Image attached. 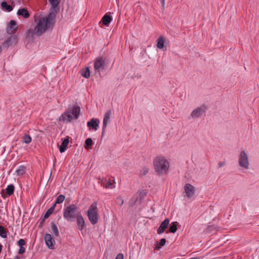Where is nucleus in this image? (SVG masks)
I'll list each match as a JSON object with an SVG mask.
<instances>
[{
	"instance_id": "obj_34",
	"label": "nucleus",
	"mask_w": 259,
	"mask_h": 259,
	"mask_svg": "<svg viewBox=\"0 0 259 259\" xmlns=\"http://www.w3.org/2000/svg\"><path fill=\"white\" fill-rule=\"evenodd\" d=\"M65 200V196L63 195H60L57 198L55 205L62 203Z\"/></svg>"
},
{
	"instance_id": "obj_43",
	"label": "nucleus",
	"mask_w": 259,
	"mask_h": 259,
	"mask_svg": "<svg viewBox=\"0 0 259 259\" xmlns=\"http://www.w3.org/2000/svg\"><path fill=\"white\" fill-rule=\"evenodd\" d=\"M162 4V5L164 6L165 4V0H160Z\"/></svg>"
},
{
	"instance_id": "obj_7",
	"label": "nucleus",
	"mask_w": 259,
	"mask_h": 259,
	"mask_svg": "<svg viewBox=\"0 0 259 259\" xmlns=\"http://www.w3.org/2000/svg\"><path fill=\"white\" fill-rule=\"evenodd\" d=\"M18 42V36L17 35H13L11 36L9 38L6 39L3 44V46L5 48H9L10 47L15 46Z\"/></svg>"
},
{
	"instance_id": "obj_40",
	"label": "nucleus",
	"mask_w": 259,
	"mask_h": 259,
	"mask_svg": "<svg viewBox=\"0 0 259 259\" xmlns=\"http://www.w3.org/2000/svg\"><path fill=\"white\" fill-rule=\"evenodd\" d=\"M25 252V248L24 246L20 247L18 253L20 254H23Z\"/></svg>"
},
{
	"instance_id": "obj_12",
	"label": "nucleus",
	"mask_w": 259,
	"mask_h": 259,
	"mask_svg": "<svg viewBox=\"0 0 259 259\" xmlns=\"http://www.w3.org/2000/svg\"><path fill=\"white\" fill-rule=\"evenodd\" d=\"M184 189L187 196L191 198L194 194L195 189L194 187L190 184L187 183L184 187Z\"/></svg>"
},
{
	"instance_id": "obj_22",
	"label": "nucleus",
	"mask_w": 259,
	"mask_h": 259,
	"mask_svg": "<svg viewBox=\"0 0 259 259\" xmlns=\"http://www.w3.org/2000/svg\"><path fill=\"white\" fill-rule=\"evenodd\" d=\"M164 38L163 36H160L157 40V46L158 48L160 49H163L164 47Z\"/></svg>"
},
{
	"instance_id": "obj_20",
	"label": "nucleus",
	"mask_w": 259,
	"mask_h": 259,
	"mask_svg": "<svg viewBox=\"0 0 259 259\" xmlns=\"http://www.w3.org/2000/svg\"><path fill=\"white\" fill-rule=\"evenodd\" d=\"M69 140L68 138L65 139L62 142L61 145L59 147V151L61 153L65 152L66 148L69 144Z\"/></svg>"
},
{
	"instance_id": "obj_35",
	"label": "nucleus",
	"mask_w": 259,
	"mask_h": 259,
	"mask_svg": "<svg viewBox=\"0 0 259 259\" xmlns=\"http://www.w3.org/2000/svg\"><path fill=\"white\" fill-rule=\"evenodd\" d=\"M93 144L92 140L91 138H88L85 140L84 147L85 149H88L89 147L91 146Z\"/></svg>"
},
{
	"instance_id": "obj_3",
	"label": "nucleus",
	"mask_w": 259,
	"mask_h": 259,
	"mask_svg": "<svg viewBox=\"0 0 259 259\" xmlns=\"http://www.w3.org/2000/svg\"><path fill=\"white\" fill-rule=\"evenodd\" d=\"M80 109L78 106L74 105L69 107L67 110L59 117V120L63 122H70L77 119L80 115Z\"/></svg>"
},
{
	"instance_id": "obj_37",
	"label": "nucleus",
	"mask_w": 259,
	"mask_h": 259,
	"mask_svg": "<svg viewBox=\"0 0 259 259\" xmlns=\"http://www.w3.org/2000/svg\"><path fill=\"white\" fill-rule=\"evenodd\" d=\"M18 244L20 247L23 246L25 244V241L23 239H20L18 242Z\"/></svg>"
},
{
	"instance_id": "obj_31",
	"label": "nucleus",
	"mask_w": 259,
	"mask_h": 259,
	"mask_svg": "<svg viewBox=\"0 0 259 259\" xmlns=\"http://www.w3.org/2000/svg\"><path fill=\"white\" fill-rule=\"evenodd\" d=\"M32 139L30 136L25 135L23 137V142L26 144H29L31 142Z\"/></svg>"
},
{
	"instance_id": "obj_2",
	"label": "nucleus",
	"mask_w": 259,
	"mask_h": 259,
	"mask_svg": "<svg viewBox=\"0 0 259 259\" xmlns=\"http://www.w3.org/2000/svg\"><path fill=\"white\" fill-rule=\"evenodd\" d=\"M155 171L158 175L166 174L169 168L167 160L162 156H156L153 160Z\"/></svg>"
},
{
	"instance_id": "obj_10",
	"label": "nucleus",
	"mask_w": 259,
	"mask_h": 259,
	"mask_svg": "<svg viewBox=\"0 0 259 259\" xmlns=\"http://www.w3.org/2000/svg\"><path fill=\"white\" fill-rule=\"evenodd\" d=\"M44 239L47 246L50 249L55 248V241L50 234H46L45 235Z\"/></svg>"
},
{
	"instance_id": "obj_14",
	"label": "nucleus",
	"mask_w": 259,
	"mask_h": 259,
	"mask_svg": "<svg viewBox=\"0 0 259 259\" xmlns=\"http://www.w3.org/2000/svg\"><path fill=\"white\" fill-rule=\"evenodd\" d=\"M51 5V9L50 13H54L56 15L59 8L58 5L60 2V0H49Z\"/></svg>"
},
{
	"instance_id": "obj_39",
	"label": "nucleus",
	"mask_w": 259,
	"mask_h": 259,
	"mask_svg": "<svg viewBox=\"0 0 259 259\" xmlns=\"http://www.w3.org/2000/svg\"><path fill=\"white\" fill-rule=\"evenodd\" d=\"M116 203L120 205H121L123 203V200L121 197H118L116 200Z\"/></svg>"
},
{
	"instance_id": "obj_32",
	"label": "nucleus",
	"mask_w": 259,
	"mask_h": 259,
	"mask_svg": "<svg viewBox=\"0 0 259 259\" xmlns=\"http://www.w3.org/2000/svg\"><path fill=\"white\" fill-rule=\"evenodd\" d=\"M0 236L3 238H5L7 236V232L2 226H0Z\"/></svg>"
},
{
	"instance_id": "obj_33",
	"label": "nucleus",
	"mask_w": 259,
	"mask_h": 259,
	"mask_svg": "<svg viewBox=\"0 0 259 259\" xmlns=\"http://www.w3.org/2000/svg\"><path fill=\"white\" fill-rule=\"evenodd\" d=\"M177 230V225L175 222L172 223L171 225L169 228V232L172 233H175Z\"/></svg>"
},
{
	"instance_id": "obj_21",
	"label": "nucleus",
	"mask_w": 259,
	"mask_h": 259,
	"mask_svg": "<svg viewBox=\"0 0 259 259\" xmlns=\"http://www.w3.org/2000/svg\"><path fill=\"white\" fill-rule=\"evenodd\" d=\"M1 8L4 11L8 12H11L13 10V7L11 5H8L6 2H3L1 3Z\"/></svg>"
},
{
	"instance_id": "obj_24",
	"label": "nucleus",
	"mask_w": 259,
	"mask_h": 259,
	"mask_svg": "<svg viewBox=\"0 0 259 259\" xmlns=\"http://www.w3.org/2000/svg\"><path fill=\"white\" fill-rule=\"evenodd\" d=\"M6 193L9 195H11L14 191V186L13 185H9L6 189Z\"/></svg>"
},
{
	"instance_id": "obj_4",
	"label": "nucleus",
	"mask_w": 259,
	"mask_h": 259,
	"mask_svg": "<svg viewBox=\"0 0 259 259\" xmlns=\"http://www.w3.org/2000/svg\"><path fill=\"white\" fill-rule=\"evenodd\" d=\"M87 216L92 225H96L98 223L99 214L97 207V203H93L89 207L87 211Z\"/></svg>"
},
{
	"instance_id": "obj_15",
	"label": "nucleus",
	"mask_w": 259,
	"mask_h": 259,
	"mask_svg": "<svg viewBox=\"0 0 259 259\" xmlns=\"http://www.w3.org/2000/svg\"><path fill=\"white\" fill-rule=\"evenodd\" d=\"M100 121L97 118H92L87 122V126L91 129L93 128L94 131H97L99 127Z\"/></svg>"
},
{
	"instance_id": "obj_5",
	"label": "nucleus",
	"mask_w": 259,
	"mask_h": 259,
	"mask_svg": "<svg viewBox=\"0 0 259 259\" xmlns=\"http://www.w3.org/2000/svg\"><path fill=\"white\" fill-rule=\"evenodd\" d=\"M78 213H80L77 210L75 205L71 204L67 206L64 211V218L68 221H71L77 217Z\"/></svg>"
},
{
	"instance_id": "obj_6",
	"label": "nucleus",
	"mask_w": 259,
	"mask_h": 259,
	"mask_svg": "<svg viewBox=\"0 0 259 259\" xmlns=\"http://www.w3.org/2000/svg\"><path fill=\"white\" fill-rule=\"evenodd\" d=\"M207 107L203 105L194 109L191 114V116L193 118L200 117L205 113Z\"/></svg>"
},
{
	"instance_id": "obj_41",
	"label": "nucleus",
	"mask_w": 259,
	"mask_h": 259,
	"mask_svg": "<svg viewBox=\"0 0 259 259\" xmlns=\"http://www.w3.org/2000/svg\"><path fill=\"white\" fill-rule=\"evenodd\" d=\"M123 255L121 253H119L115 259H123Z\"/></svg>"
},
{
	"instance_id": "obj_11",
	"label": "nucleus",
	"mask_w": 259,
	"mask_h": 259,
	"mask_svg": "<svg viewBox=\"0 0 259 259\" xmlns=\"http://www.w3.org/2000/svg\"><path fill=\"white\" fill-rule=\"evenodd\" d=\"M17 29L18 26L16 21L12 20L8 24L6 30L8 34H12L17 31Z\"/></svg>"
},
{
	"instance_id": "obj_23",
	"label": "nucleus",
	"mask_w": 259,
	"mask_h": 259,
	"mask_svg": "<svg viewBox=\"0 0 259 259\" xmlns=\"http://www.w3.org/2000/svg\"><path fill=\"white\" fill-rule=\"evenodd\" d=\"M26 171V167L24 166H20L16 170V172L18 176L23 175Z\"/></svg>"
},
{
	"instance_id": "obj_9",
	"label": "nucleus",
	"mask_w": 259,
	"mask_h": 259,
	"mask_svg": "<svg viewBox=\"0 0 259 259\" xmlns=\"http://www.w3.org/2000/svg\"><path fill=\"white\" fill-rule=\"evenodd\" d=\"M238 161L239 165L241 167H244L246 169L248 168V158L246 153L244 151H242L240 153Z\"/></svg>"
},
{
	"instance_id": "obj_29",
	"label": "nucleus",
	"mask_w": 259,
	"mask_h": 259,
	"mask_svg": "<svg viewBox=\"0 0 259 259\" xmlns=\"http://www.w3.org/2000/svg\"><path fill=\"white\" fill-rule=\"evenodd\" d=\"M114 180H110L108 181L107 179V182L105 186L106 188H110L112 189L114 187Z\"/></svg>"
},
{
	"instance_id": "obj_42",
	"label": "nucleus",
	"mask_w": 259,
	"mask_h": 259,
	"mask_svg": "<svg viewBox=\"0 0 259 259\" xmlns=\"http://www.w3.org/2000/svg\"><path fill=\"white\" fill-rule=\"evenodd\" d=\"M225 164V162H221L218 164L219 167H221Z\"/></svg>"
},
{
	"instance_id": "obj_1",
	"label": "nucleus",
	"mask_w": 259,
	"mask_h": 259,
	"mask_svg": "<svg viewBox=\"0 0 259 259\" xmlns=\"http://www.w3.org/2000/svg\"><path fill=\"white\" fill-rule=\"evenodd\" d=\"M56 16L54 13H49L48 16L35 19L36 26L33 30L29 29L27 31L26 37H32L34 35L40 36L51 29L54 25Z\"/></svg>"
},
{
	"instance_id": "obj_17",
	"label": "nucleus",
	"mask_w": 259,
	"mask_h": 259,
	"mask_svg": "<svg viewBox=\"0 0 259 259\" xmlns=\"http://www.w3.org/2000/svg\"><path fill=\"white\" fill-rule=\"evenodd\" d=\"M169 223L168 219H165L160 224L159 227L157 229V232L158 234L163 233L166 228H167Z\"/></svg>"
},
{
	"instance_id": "obj_38",
	"label": "nucleus",
	"mask_w": 259,
	"mask_h": 259,
	"mask_svg": "<svg viewBox=\"0 0 259 259\" xmlns=\"http://www.w3.org/2000/svg\"><path fill=\"white\" fill-rule=\"evenodd\" d=\"M106 182H107V179L103 178L102 180H101L100 183L102 186L105 188Z\"/></svg>"
},
{
	"instance_id": "obj_36",
	"label": "nucleus",
	"mask_w": 259,
	"mask_h": 259,
	"mask_svg": "<svg viewBox=\"0 0 259 259\" xmlns=\"http://www.w3.org/2000/svg\"><path fill=\"white\" fill-rule=\"evenodd\" d=\"M149 171V169L147 167H144L141 170V175L142 176H145L148 174Z\"/></svg>"
},
{
	"instance_id": "obj_13",
	"label": "nucleus",
	"mask_w": 259,
	"mask_h": 259,
	"mask_svg": "<svg viewBox=\"0 0 259 259\" xmlns=\"http://www.w3.org/2000/svg\"><path fill=\"white\" fill-rule=\"evenodd\" d=\"M113 114V110L112 109H109L107 111V112L105 113L103 121V130H105L107 124H108L109 122V120L110 118V117Z\"/></svg>"
},
{
	"instance_id": "obj_25",
	"label": "nucleus",
	"mask_w": 259,
	"mask_h": 259,
	"mask_svg": "<svg viewBox=\"0 0 259 259\" xmlns=\"http://www.w3.org/2000/svg\"><path fill=\"white\" fill-rule=\"evenodd\" d=\"M166 243V239L164 238L161 239L160 240L159 243L158 244H157L155 246V250L159 249L161 247L163 246Z\"/></svg>"
},
{
	"instance_id": "obj_19",
	"label": "nucleus",
	"mask_w": 259,
	"mask_h": 259,
	"mask_svg": "<svg viewBox=\"0 0 259 259\" xmlns=\"http://www.w3.org/2000/svg\"><path fill=\"white\" fill-rule=\"evenodd\" d=\"M17 14L18 16H21L24 18H28L30 16L28 11L25 8H21L19 9L17 11Z\"/></svg>"
},
{
	"instance_id": "obj_30",
	"label": "nucleus",
	"mask_w": 259,
	"mask_h": 259,
	"mask_svg": "<svg viewBox=\"0 0 259 259\" xmlns=\"http://www.w3.org/2000/svg\"><path fill=\"white\" fill-rule=\"evenodd\" d=\"M55 206V204H54L52 207H51L50 209L48 210V211L46 212V213L44 215V219H47L52 213L54 209Z\"/></svg>"
},
{
	"instance_id": "obj_27",
	"label": "nucleus",
	"mask_w": 259,
	"mask_h": 259,
	"mask_svg": "<svg viewBox=\"0 0 259 259\" xmlns=\"http://www.w3.org/2000/svg\"><path fill=\"white\" fill-rule=\"evenodd\" d=\"M51 228L53 233L56 237H58L59 235V233L57 228V226L54 223L51 224Z\"/></svg>"
},
{
	"instance_id": "obj_18",
	"label": "nucleus",
	"mask_w": 259,
	"mask_h": 259,
	"mask_svg": "<svg viewBox=\"0 0 259 259\" xmlns=\"http://www.w3.org/2000/svg\"><path fill=\"white\" fill-rule=\"evenodd\" d=\"M144 197V194H143L141 192H138L137 193L133 196L132 200H131V205L135 204L138 201V199L139 198V202L141 203V201Z\"/></svg>"
},
{
	"instance_id": "obj_16",
	"label": "nucleus",
	"mask_w": 259,
	"mask_h": 259,
	"mask_svg": "<svg viewBox=\"0 0 259 259\" xmlns=\"http://www.w3.org/2000/svg\"><path fill=\"white\" fill-rule=\"evenodd\" d=\"M76 218L77 220V227L79 230H82L85 226V222L81 213H78Z\"/></svg>"
},
{
	"instance_id": "obj_26",
	"label": "nucleus",
	"mask_w": 259,
	"mask_h": 259,
	"mask_svg": "<svg viewBox=\"0 0 259 259\" xmlns=\"http://www.w3.org/2000/svg\"><path fill=\"white\" fill-rule=\"evenodd\" d=\"M81 75L85 78H88L90 76V71L89 68H85L82 70Z\"/></svg>"
},
{
	"instance_id": "obj_28",
	"label": "nucleus",
	"mask_w": 259,
	"mask_h": 259,
	"mask_svg": "<svg viewBox=\"0 0 259 259\" xmlns=\"http://www.w3.org/2000/svg\"><path fill=\"white\" fill-rule=\"evenodd\" d=\"M102 20L104 25H108V24L111 22V19L109 16L106 15L103 17Z\"/></svg>"
},
{
	"instance_id": "obj_8",
	"label": "nucleus",
	"mask_w": 259,
	"mask_h": 259,
	"mask_svg": "<svg viewBox=\"0 0 259 259\" xmlns=\"http://www.w3.org/2000/svg\"><path fill=\"white\" fill-rule=\"evenodd\" d=\"M105 61L101 57H99L94 62V70L96 73L100 74V71L104 69Z\"/></svg>"
}]
</instances>
